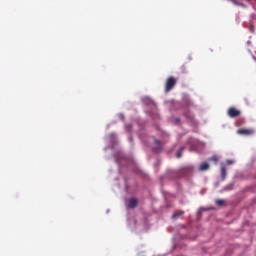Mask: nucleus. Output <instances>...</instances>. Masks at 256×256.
<instances>
[{
	"instance_id": "nucleus-7",
	"label": "nucleus",
	"mask_w": 256,
	"mask_h": 256,
	"mask_svg": "<svg viewBox=\"0 0 256 256\" xmlns=\"http://www.w3.org/2000/svg\"><path fill=\"white\" fill-rule=\"evenodd\" d=\"M185 215L184 211H177L174 214H172V219H179V217Z\"/></svg>"
},
{
	"instance_id": "nucleus-8",
	"label": "nucleus",
	"mask_w": 256,
	"mask_h": 256,
	"mask_svg": "<svg viewBox=\"0 0 256 256\" xmlns=\"http://www.w3.org/2000/svg\"><path fill=\"white\" fill-rule=\"evenodd\" d=\"M207 169H209V163L207 162H203L199 167L200 171H207Z\"/></svg>"
},
{
	"instance_id": "nucleus-12",
	"label": "nucleus",
	"mask_w": 256,
	"mask_h": 256,
	"mask_svg": "<svg viewBox=\"0 0 256 256\" xmlns=\"http://www.w3.org/2000/svg\"><path fill=\"white\" fill-rule=\"evenodd\" d=\"M125 129L128 133H131V130L133 129V126L131 124H126Z\"/></svg>"
},
{
	"instance_id": "nucleus-13",
	"label": "nucleus",
	"mask_w": 256,
	"mask_h": 256,
	"mask_svg": "<svg viewBox=\"0 0 256 256\" xmlns=\"http://www.w3.org/2000/svg\"><path fill=\"white\" fill-rule=\"evenodd\" d=\"M224 189H225V191H231L233 189V184H229Z\"/></svg>"
},
{
	"instance_id": "nucleus-5",
	"label": "nucleus",
	"mask_w": 256,
	"mask_h": 256,
	"mask_svg": "<svg viewBox=\"0 0 256 256\" xmlns=\"http://www.w3.org/2000/svg\"><path fill=\"white\" fill-rule=\"evenodd\" d=\"M155 147L153 148V150L155 151V153H161V141L159 140H155Z\"/></svg>"
},
{
	"instance_id": "nucleus-11",
	"label": "nucleus",
	"mask_w": 256,
	"mask_h": 256,
	"mask_svg": "<svg viewBox=\"0 0 256 256\" xmlns=\"http://www.w3.org/2000/svg\"><path fill=\"white\" fill-rule=\"evenodd\" d=\"M215 204L218 205V207H223V205H225V200L217 199Z\"/></svg>"
},
{
	"instance_id": "nucleus-3",
	"label": "nucleus",
	"mask_w": 256,
	"mask_h": 256,
	"mask_svg": "<svg viewBox=\"0 0 256 256\" xmlns=\"http://www.w3.org/2000/svg\"><path fill=\"white\" fill-rule=\"evenodd\" d=\"M138 201L136 198H130L129 199V203H128V209H135V207H137L138 205Z\"/></svg>"
},
{
	"instance_id": "nucleus-14",
	"label": "nucleus",
	"mask_w": 256,
	"mask_h": 256,
	"mask_svg": "<svg viewBox=\"0 0 256 256\" xmlns=\"http://www.w3.org/2000/svg\"><path fill=\"white\" fill-rule=\"evenodd\" d=\"M226 163L227 165H233V160H227Z\"/></svg>"
},
{
	"instance_id": "nucleus-4",
	"label": "nucleus",
	"mask_w": 256,
	"mask_h": 256,
	"mask_svg": "<svg viewBox=\"0 0 256 256\" xmlns=\"http://www.w3.org/2000/svg\"><path fill=\"white\" fill-rule=\"evenodd\" d=\"M253 130L249 129H239L238 130V135H252Z\"/></svg>"
},
{
	"instance_id": "nucleus-6",
	"label": "nucleus",
	"mask_w": 256,
	"mask_h": 256,
	"mask_svg": "<svg viewBox=\"0 0 256 256\" xmlns=\"http://www.w3.org/2000/svg\"><path fill=\"white\" fill-rule=\"evenodd\" d=\"M221 177H222V181H225V177H227V168L225 167V165L221 166Z\"/></svg>"
},
{
	"instance_id": "nucleus-2",
	"label": "nucleus",
	"mask_w": 256,
	"mask_h": 256,
	"mask_svg": "<svg viewBox=\"0 0 256 256\" xmlns=\"http://www.w3.org/2000/svg\"><path fill=\"white\" fill-rule=\"evenodd\" d=\"M239 115H241V111H239L235 107H230L228 109V116H230L231 119H235V117H239Z\"/></svg>"
},
{
	"instance_id": "nucleus-9",
	"label": "nucleus",
	"mask_w": 256,
	"mask_h": 256,
	"mask_svg": "<svg viewBox=\"0 0 256 256\" xmlns=\"http://www.w3.org/2000/svg\"><path fill=\"white\" fill-rule=\"evenodd\" d=\"M184 150H185V147H183V146L180 147V149L176 153L177 159L181 158V154L183 153Z\"/></svg>"
},
{
	"instance_id": "nucleus-10",
	"label": "nucleus",
	"mask_w": 256,
	"mask_h": 256,
	"mask_svg": "<svg viewBox=\"0 0 256 256\" xmlns=\"http://www.w3.org/2000/svg\"><path fill=\"white\" fill-rule=\"evenodd\" d=\"M208 161H213V163H215V165H217V163H219V158H217V156H212L210 158H208Z\"/></svg>"
},
{
	"instance_id": "nucleus-1",
	"label": "nucleus",
	"mask_w": 256,
	"mask_h": 256,
	"mask_svg": "<svg viewBox=\"0 0 256 256\" xmlns=\"http://www.w3.org/2000/svg\"><path fill=\"white\" fill-rule=\"evenodd\" d=\"M177 85V79L175 77L170 76L166 80L165 84V93H169V91H173V88Z\"/></svg>"
}]
</instances>
